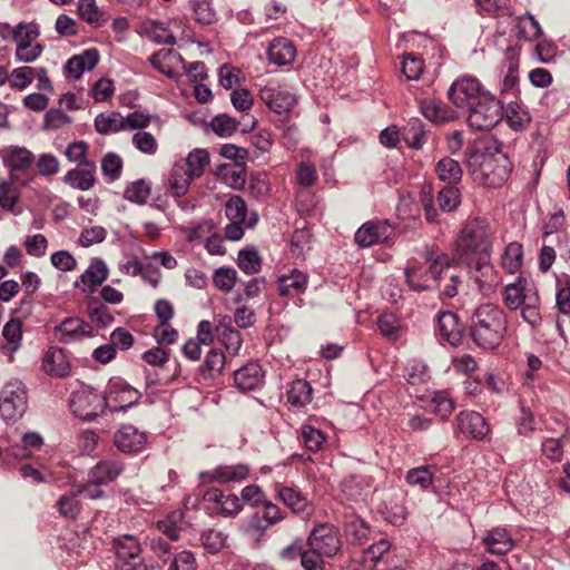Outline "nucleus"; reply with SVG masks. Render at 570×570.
I'll return each mask as SVG.
<instances>
[{"label":"nucleus","instance_id":"obj_32","mask_svg":"<svg viewBox=\"0 0 570 570\" xmlns=\"http://www.w3.org/2000/svg\"><path fill=\"white\" fill-rule=\"evenodd\" d=\"M267 56L272 63L287 66L294 61L296 49L287 38L279 37L268 46Z\"/></svg>","mask_w":570,"mask_h":570},{"label":"nucleus","instance_id":"obj_28","mask_svg":"<svg viewBox=\"0 0 570 570\" xmlns=\"http://www.w3.org/2000/svg\"><path fill=\"white\" fill-rule=\"evenodd\" d=\"M485 550L495 556H504L514 548V541L505 528L497 527L482 539Z\"/></svg>","mask_w":570,"mask_h":570},{"label":"nucleus","instance_id":"obj_20","mask_svg":"<svg viewBox=\"0 0 570 570\" xmlns=\"http://www.w3.org/2000/svg\"><path fill=\"white\" fill-rule=\"evenodd\" d=\"M62 181L73 189L86 191L97 183V166L95 161H85L69 169Z\"/></svg>","mask_w":570,"mask_h":570},{"label":"nucleus","instance_id":"obj_23","mask_svg":"<svg viewBox=\"0 0 570 570\" xmlns=\"http://www.w3.org/2000/svg\"><path fill=\"white\" fill-rule=\"evenodd\" d=\"M108 275L107 264L101 258H95L79 279L75 282V287L80 288L82 293L92 295L97 287L108 278Z\"/></svg>","mask_w":570,"mask_h":570},{"label":"nucleus","instance_id":"obj_51","mask_svg":"<svg viewBox=\"0 0 570 570\" xmlns=\"http://www.w3.org/2000/svg\"><path fill=\"white\" fill-rule=\"evenodd\" d=\"M301 441L308 452L315 453L322 449L326 436L321 430L312 425H303L301 430Z\"/></svg>","mask_w":570,"mask_h":570},{"label":"nucleus","instance_id":"obj_61","mask_svg":"<svg viewBox=\"0 0 570 570\" xmlns=\"http://www.w3.org/2000/svg\"><path fill=\"white\" fill-rule=\"evenodd\" d=\"M227 535L218 530L210 529L202 534V543L209 553L219 552L226 543Z\"/></svg>","mask_w":570,"mask_h":570},{"label":"nucleus","instance_id":"obj_54","mask_svg":"<svg viewBox=\"0 0 570 570\" xmlns=\"http://www.w3.org/2000/svg\"><path fill=\"white\" fill-rule=\"evenodd\" d=\"M77 495H78L77 492H71L68 494H62L58 499L56 507L61 517L68 518V519H75L80 513L81 503L77 499Z\"/></svg>","mask_w":570,"mask_h":570},{"label":"nucleus","instance_id":"obj_14","mask_svg":"<svg viewBox=\"0 0 570 570\" xmlns=\"http://www.w3.org/2000/svg\"><path fill=\"white\" fill-rule=\"evenodd\" d=\"M490 257L491 254H489L484 259L482 256H479L472 261L461 263V265H465L473 271L472 277L478 284L481 293L484 295L490 294L500 283V277L498 272L491 265Z\"/></svg>","mask_w":570,"mask_h":570},{"label":"nucleus","instance_id":"obj_17","mask_svg":"<svg viewBox=\"0 0 570 570\" xmlns=\"http://www.w3.org/2000/svg\"><path fill=\"white\" fill-rule=\"evenodd\" d=\"M458 432L474 440H483L490 432V428L479 412L461 411L455 417L454 433Z\"/></svg>","mask_w":570,"mask_h":570},{"label":"nucleus","instance_id":"obj_33","mask_svg":"<svg viewBox=\"0 0 570 570\" xmlns=\"http://www.w3.org/2000/svg\"><path fill=\"white\" fill-rule=\"evenodd\" d=\"M435 465H421L410 469L405 473V482L412 488H419L421 491H435L434 474Z\"/></svg>","mask_w":570,"mask_h":570},{"label":"nucleus","instance_id":"obj_64","mask_svg":"<svg viewBox=\"0 0 570 570\" xmlns=\"http://www.w3.org/2000/svg\"><path fill=\"white\" fill-rule=\"evenodd\" d=\"M237 281V272L230 267H219L215 271L213 282L215 286L224 292H229Z\"/></svg>","mask_w":570,"mask_h":570},{"label":"nucleus","instance_id":"obj_63","mask_svg":"<svg viewBox=\"0 0 570 570\" xmlns=\"http://www.w3.org/2000/svg\"><path fill=\"white\" fill-rule=\"evenodd\" d=\"M216 331L222 336V341L226 348L233 353H237L243 343L240 333L229 325H225L223 323L217 326Z\"/></svg>","mask_w":570,"mask_h":570},{"label":"nucleus","instance_id":"obj_1","mask_svg":"<svg viewBox=\"0 0 570 570\" xmlns=\"http://www.w3.org/2000/svg\"><path fill=\"white\" fill-rule=\"evenodd\" d=\"M159 535L150 539V548L154 554L164 563H168L167 570H197V561L189 550H180L174 546L180 539L184 531V512L173 511L164 519L156 522Z\"/></svg>","mask_w":570,"mask_h":570},{"label":"nucleus","instance_id":"obj_57","mask_svg":"<svg viewBox=\"0 0 570 570\" xmlns=\"http://www.w3.org/2000/svg\"><path fill=\"white\" fill-rule=\"evenodd\" d=\"M170 58H175L185 65L184 58L179 53L175 52L173 49H161L153 53L149 58V61L155 69H157L158 71L168 77H171V68L165 63L166 60Z\"/></svg>","mask_w":570,"mask_h":570},{"label":"nucleus","instance_id":"obj_18","mask_svg":"<svg viewBox=\"0 0 570 570\" xmlns=\"http://www.w3.org/2000/svg\"><path fill=\"white\" fill-rule=\"evenodd\" d=\"M249 474V466L247 464H236V465H218L210 471H204L199 473V480L203 484L210 483H229V482H240L245 480Z\"/></svg>","mask_w":570,"mask_h":570},{"label":"nucleus","instance_id":"obj_4","mask_svg":"<svg viewBox=\"0 0 570 570\" xmlns=\"http://www.w3.org/2000/svg\"><path fill=\"white\" fill-rule=\"evenodd\" d=\"M503 119V105L490 92L481 95L469 108L468 124L479 131H488Z\"/></svg>","mask_w":570,"mask_h":570},{"label":"nucleus","instance_id":"obj_29","mask_svg":"<svg viewBox=\"0 0 570 570\" xmlns=\"http://www.w3.org/2000/svg\"><path fill=\"white\" fill-rule=\"evenodd\" d=\"M307 284V275L295 268L289 274L278 277L277 292L282 297H295L305 293Z\"/></svg>","mask_w":570,"mask_h":570},{"label":"nucleus","instance_id":"obj_12","mask_svg":"<svg viewBox=\"0 0 570 570\" xmlns=\"http://www.w3.org/2000/svg\"><path fill=\"white\" fill-rule=\"evenodd\" d=\"M306 547L327 558H332L340 551L341 540L333 525L322 523L313 528L307 538Z\"/></svg>","mask_w":570,"mask_h":570},{"label":"nucleus","instance_id":"obj_27","mask_svg":"<svg viewBox=\"0 0 570 570\" xmlns=\"http://www.w3.org/2000/svg\"><path fill=\"white\" fill-rule=\"evenodd\" d=\"M204 500L214 503L215 510L224 517H235L243 509L240 499L236 494H224L219 489L207 490Z\"/></svg>","mask_w":570,"mask_h":570},{"label":"nucleus","instance_id":"obj_41","mask_svg":"<svg viewBox=\"0 0 570 570\" xmlns=\"http://www.w3.org/2000/svg\"><path fill=\"white\" fill-rule=\"evenodd\" d=\"M225 363L226 356L224 352L218 348H210L199 368L200 375L205 380L215 379L222 373Z\"/></svg>","mask_w":570,"mask_h":570},{"label":"nucleus","instance_id":"obj_60","mask_svg":"<svg viewBox=\"0 0 570 570\" xmlns=\"http://www.w3.org/2000/svg\"><path fill=\"white\" fill-rule=\"evenodd\" d=\"M101 170L109 181L117 180L122 170L121 157L115 153H107L101 159Z\"/></svg>","mask_w":570,"mask_h":570},{"label":"nucleus","instance_id":"obj_62","mask_svg":"<svg viewBox=\"0 0 570 570\" xmlns=\"http://www.w3.org/2000/svg\"><path fill=\"white\" fill-rule=\"evenodd\" d=\"M3 337L11 344L10 351L16 352L20 347L22 337V323L18 318H11L6 323L2 330Z\"/></svg>","mask_w":570,"mask_h":570},{"label":"nucleus","instance_id":"obj_26","mask_svg":"<svg viewBox=\"0 0 570 570\" xmlns=\"http://www.w3.org/2000/svg\"><path fill=\"white\" fill-rule=\"evenodd\" d=\"M419 108L421 114L434 124L450 122L459 117L454 108L436 98L420 100Z\"/></svg>","mask_w":570,"mask_h":570},{"label":"nucleus","instance_id":"obj_7","mask_svg":"<svg viewBox=\"0 0 570 570\" xmlns=\"http://www.w3.org/2000/svg\"><path fill=\"white\" fill-rule=\"evenodd\" d=\"M28 406L26 385L13 380L8 382L1 391L0 415L6 421H14L22 416Z\"/></svg>","mask_w":570,"mask_h":570},{"label":"nucleus","instance_id":"obj_2","mask_svg":"<svg viewBox=\"0 0 570 570\" xmlns=\"http://www.w3.org/2000/svg\"><path fill=\"white\" fill-rule=\"evenodd\" d=\"M507 330V315L497 305L482 304L470 317L469 336L481 348H497L503 341Z\"/></svg>","mask_w":570,"mask_h":570},{"label":"nucleus","instance_id":"obj_37","mask_svg":"<svg viewBox=\"0 0 570 570\" xmlns=\"http://www.w3.org/2000/svg\"><path fill=\"white\" fill-rule=\"evenodd\" d=\"M215 173L234 189H242L246 183L244 161L218 165Z\"/></svg>","mask_w":570,"mask_h":570},{"label":"nucleus","instance_id":"obj_36","mask_svg":"<svg viewBox=\"0 0 570 570\" xmlns=\"http://www.w3.org/2000/svg\"><path fill=\"white\" fill-rule=\"evenodd\" d=\"M313 389L306 380H295L286 392L287 402L296 409H303L312 402Z\"/></svg>","mask_w":570,"mask_h":570},{"label":"nucleus","instance_id":"obj_6","mask_svg":"<svg viewBox=\"0 0 570 570\" xmlns=\"http://www.w3.org/2000/svg\"><path fill=\"white\" fill-rule=\"evenodd\" d=\"M117 562L115 570H148L141 557V547L138 539L124 534L112 539Z\"/></svg>","mask_w":570,"mask_h":570},{"label":"nucleus","instance_id":"obj_25","mask_svg":"<svg viewBox=\"0 0 570 570\" xmlns=\"http://www.w3.org/2000/svg\"><path fill=\"white\" fill-rule=\"evenodd\" d=\"M125 471V463L117 458L100 460L88 472L94 483L107 485L114 482Z\"/></svg>","mask_w":570,"mask_h":570},{"label":"nucleus","instance_id":"obj_56","mask_svg":"<svg viewBox=\"0 0 570 570\" xmlns=\"http://www.w3.org/2000/svg\"><path fill=\"white\" fill-rule=\"evenodd\" d=\"M239 125L240 121L226 114L215 116L209 124L213 131L219 137H229L237 130Z\"/></svg>","mask_w":570,"mask_h":570},{"label":"nucleus","instance_id":"obj_52","mask_svg":"<svg viewBox=\"0 0 570 570\" xmlns=\"http://www.w3.org/2000/svg\"><path fill=\"white\" fill-rule=\"evenodd\" d=\"M95 128L99 134L106 135L125 129V118L119 114H99L95 119Z\"/></svg>","mask_w":570,"mask_h":570},{"label":"nucleus","instance_id":"obj_3","mask_svg":"<svg viewBox=\"0 0 570 570\" xmlns=\"http://www.w3.org/2000/svg\"><path fill=\"white\" fill-rule=\"evenodd\" d=\"M492 232L487 219L475 217L464 223L455 243L453 257L461 264L491 254Z\"/></svg>","mask_w":570,"mask_h":570},{"label":"nucleus","instance_id":"obj_42","mask_svg":"<svg viewBox=\"0 0 570 570\" xmlns=\"http://www.w3.org/2000/svg\"><path fill=\"white\" fill-rule=\"evenodd\" d=\"M435 173L439 179L448 183V185H458L463 175L460 164L450 157H444L438 161Z\"/></svg>","mask_w":570,"mask_h":570},{"label":"nucleus","instance_id":"obj_34","mask_svg":"<svg viewBox=\"0 0 570 570\" xmlns=\"http://www.w3.org/2000/svg\"><path fill=\"white\" fill-rule=\"evenodd\" d=\"M503 117L507 124L514 131H523L531 122V116L528 108L518 101H510L503 109Z\"/></svg>","mask_w":570,"mask_h":570},{"label":"nucleus","instance_id":"obj_46","mask_svg":"<svg viewBox=\"0 0 570 570\" xmlns=\"http://www.w3.org/2000/svg\"><path fill=\"white\" fill-rule=\"evenodd\" d=\"M42 366L48 374L59 377L68 375L70 371V366L65 361L61 351L47 353L43 357Z\"/></svg>","mask_w":570,"mask_h":570},{"label":"nucleus","instance_id":"obj_35","mask_svg":"<svg viewBox=\"0 0 570 570\" xmlns=\"http://www.w3.org/2000/svg\"><path fill=\"white\" fill-rule=\"evenodd\" d=\"M194 179L196 178L181 164L175 163L168 177L171 195L180 199L188 193Z\"/></svg>","mask_w":570,"mask_h":570},{"label":"nucleus","instance_id":"obj_8","mask_svg":"<svg viewBox=\"0 0 570 570\" xmlns=\"http://www.w3.org/2000/svg\"><path fill=\"white\" fill-rule=\"evenodd\" d=\"M69 406L76 416L91 421L105 411L107 401L95 390L81 389L72 393Z\"/></svg>","mask_w":570,"mask_h":570},{"label":"nucleus","instance_id":"obj_13","mask_svg":"<svg viewBox=\"0 0 570 570\" xmlns=\"http://www.w3.org/2000/svg\"><path fill=\"white\" fill-rule=\"evenodd\" d=\"M141 394L121 379H111L108 382L106 395L107 406L112 411L126 410L136 404Z\"/></svg>","mask_w":570,"mask_h":570},{"label":"nucleus","instance_id":"obj_15","mask_svg":"<svg viewBox=\"0 0 570 570\" xmlns=\"http://www.w3.org/2000/svg\"><path fill=\"white\" fill-rule=\"evenodd\" d=\"M341 522L348 543L362 546L368 540L371 532L368 523L351 507H345L341 512Z\"/></svg>","mask_w":570,"mask_h":570},{"label":"nucleus","instance_id":"obj_24","mask_svg":"<svg viewBox=\"0 0 570 570\" xmlns=\"http://www.w3.org/2000/svg\"><path fill=\"white\" fill-rule=\"evenodd\" d=\"M59 342L68 344L81 341L83 337L94 336L92 326L79 317H66L57 327Z\"/></svg>","mask_w":570,"mask_h":570},{"label":"nucleus","instance_id":"obj_38","mask_svg":"<svg viewBox=\"0 0 570 570\" xmlns=\"http://www.w3.org/2000/svg\"><path fill=\"white\" fill-rule=\"evenodd\" d=\"M86 308L90 321L100 327L109 326L115 320L110 308L95 295H88Z\"/></svg>","mask_w":570,"mask_h":570},{"label":"nucleus","instance_id":"obj_45","mask_svg":"<svg viewBox=\"0 0 570 570\" xmlns=\"http://www.w3.org/2000/svg\"><path fill=\"white\" fill-rule=\"evenodd\" d=\"M195 178H199L205 173L206 166L209 164V154L206 149L191 150L186 159L179 160Z\"/></svg>","mask_w":570,"mask_h":570},{"label":"nucleus","instance_id":"obj_53","mask_svg":"<svg viewBox=\"0 0 570 570\" xmlns=\"http://www.w3.org/2000/svg\"><path fill=\"white\" fill-rule=\"evenodd\" d=\"M523 252L522 245L512 242L507 245L502 256V266L511 274L515 273L522 265Z\"/></svg>","mask_w":570,"mask_h":570},{"label":"nucleus","instance_id":"obj_30","mask_svg":"<svg viewBox=\"0 0 570 570\" xmlns=\"http://www.w3.org/2000/svg\"><path fill=\"white\" fill-rule=\"evenodd\" d=\"M402 138L413 149H421L430 136V127L420 118H411L402 129Z\"/></svg>","mask_w":570,"mask_h":570},{"label":"nucleus","instance_id":"obj_21","mask_svg":"<svg viewBox=\"0 0 570 570\" xmlns=\"http://www.w3.org/2000/svg\"><path fill=\"white\" fill-rule=\"evenodd\" d=\"M435 333L441 342L459 346L463 340L464 327L455 313L445 311L438 315Z\"/></svg>","mask_w":570,"mask_h":570},{"label":"nucleus","instance_id":"obj_43","mask_svg":"<svg viewBox=\"0 0 570 570\" xmlns=\"http://www.w3.org/2000/svg\"><path fill=\"white\" fill-rule=\"evenodd\" d=\"M78 13L82 20L95 28L104 26L108 20L107 13L97 7L95 0H79Z\"/></svg>","mask_w":570,"mask_h":570},{"label":"nucleus","instance_id":"obj_55","mask_svg":"<svg viewBox=\"0 0 570 570\" xmlns=\"http://www.w3.org/2000/svg\"><path fill=\"white\" fill-rule=\"evenodd\" d=\"M238 267L248 275L261 271L262 259L255 248L242 249L238 254Z\"/></svg>","mask_w":570,"mask_h":570},{"label":"nucleus","instance_id":"obj_19","mask_svg":"<svg viewBox=\"0 0 570 570\" xmlns=\"http://www.w3.org/2000/svg\"><path fill=\"white\" fill-rule=\"evenodd\" d=\"M147 435L131 424L122 425L114 434V444L122 453L137 454L145 449Z\"/></svg>","mask_w":570,"mask_h":570},{"label":"nucleus","instance_id":"obj_31","mask_svg":"<svg viewBox=\"0 0 570 570\" xmlns=\"http://www.w3.org/2000/svg\"><path fill=\"white\" fill-rule=\"evenodd\" d=\"M262 367L256 362H250L234 372L236 386L242 391H252L258 387L263 381Z\"/></svg>","mask_w":570,"mask_h":570},{"label":"nucleus","instance_id":"obj_9","mask_svg":"<svg viewBox=\"0 0 570 570\" xmlns=\"http://www.w3.org/2000/svg\"><path fill=\"white\" fill-rule=\"evenodd\" d=\"M394 238V227L386 220L366 222L354 235L355 243L361 247H370L375 244H392Z\"/></svg>","mask_w":570,"mask_h":570},{"label":"nucleus","instance_id":"obj_44","mask_svg":"<svg viewBox=\"0 0 570 570\" xmlns=\"http://www.w3.org/2000/svg\"><path fill=\"white\" fill-rule=\"evenodd\" d=\"M4 161L12 171H24L32 166L35 156L24 147H12L8 151Z\"/></svg>","mask_w":570,"mask_h":570},{"label":"nucleus","instance_id":"obj_10","mask_svg":"<svg viewBox=\"0 0 570 570\" xmlns=\"http://www.w3.org/2000/svg\"><path fill=\"white\" fill-rule=\"evenodd\" d=\"M489 91L483 90L480 81L473 77H463L455 80L448 90L449 100L458 108L471 107L479 100L481 95Z\"/></svg>","mask_w":570,"mask_h":570},{"label":"nucleus","instance_id":"obj_39","mask_svg":"<svg viewBox=\"0 0 570 570\" xmlns=\"http://www.w3.org/2000/svg\"><path fill=\"white\" fill-rule=\"evenodd\" d=\"M276 492L277 498L294 513H301L306 510L308 500L301 491L292 487L277 484Z\"/></svg>","mask_w":570,"mask_h":570},{"label":"nucleus","instance_id":"obj_50","mask_svg":"<svg viewBox=\"0 0 570 570\" xmlns=\"http://www.w3.org/2000/svg\"><path fill=\"white\" fill-rule=\"evenodd\" d=\"M431 404L434 405L433 412L448 420L455 410V402L446 391H434L431 395Z\"/></svg>","mask_w":570,"mask_h":570},{"label":"nucleus","instance_id":"obj_47","mask_svg":"<svg viewBox=\"0 0 570 570\" xmlns=\"http://www.w3.org/2000/svg\"><path fill=\"white\" fill-rule=\"evenodd\" d=\"M144 29L150 40L156 43H166L170 46L176 43L175 36L168 30L164 22L149 20L145 22Z\"/></svg>","mask_w":570,"mask_h":570},{"label":"nucleus","instance_id":"obj_49","mask_svg":"<svg viewBox=\"0 0 570 570\" xmlns=\"http://www.w3.org/2000/svg\"><path fill=\"white\" fill-rule=\"evenodd\" d=\"M520 308L523 321L528 323L531 328L537 330L541 326L542 316L540 313V297L537 292H533L530 299Z\"/></svg>","mask_w":570,"mask_h":570},{"label":"nucleus","instance_id":"obj_11","mask_svg":"<svg viewBox=\"0 0 570 570\" xmlns=\"http://www.w3.org/2000/svg\"><path fill=\"white\" fill-rule=\"evenodd\" d=\"M404 274L406 284L412 291L424 292L432 289L438 281L443 279L444 273L417 261H411L407 263Z\"/></svg>","mask_w":570,"mask_h":570},{"label":"nucleus","instance_id":"obj_58","mask_svg":"<svg viewBox=\"0 0 570 570\" xmlns=\"http://www.w3.org/2000/svg\"><path fill=\"white\" fill-rule=\"evenodd\" d=\"M225 214L229 222L246 223L247 205L245 200L238 196H232L225 205Z\"/></svg>","mask_w":570,"mask_h":570},{"label":"nucleus","instance_id":"obj_16","mask_svg":"<svg viewBox=\"0 0 570 570\" xmlns=\"http://www.w3.org/2000/svg\"><path fill=\"white\" fill-rule=\"evenodd\" d=\"M261 100L277 115H287L296 105V98L278 86L267 85L259 89Z\"/></svg>","mask_w":570,"mask_h":570},{"label":"nucleus","instance_id":"obj_48","mask_svg":"<svg viewBox=\"0 0 570 570\" xmlns=\"http://www.w3.org/2000/svg\"><path fill=\"white\" fill-rule=\"evenodd\" d=\"M436 200L442 212H454L461 204V191L456 185H446L439 190Z\"/></svg>","mask_w":570,"mask_h":570},{"label":"nucleus","instance_id":"obj_59","mask_svg":"<svg viewBox=\"0 0 570 570\" xmlns=\"http://www.w3.org/2000/svg\"><path fill=\"white\" fill-rule=\"evenodd\" d=\"M149 195L150 186L144 179H138L134 181L124 191L125 199L139 205H144L147 202Z\"/></svg>","mask_w":570,"mask_h":570},{"label":"nucleus","instance_id":"obj_40","mask_svg":"<svg viewBox=\"0 0 570 570\" xmlns=\"http://www.w3.org/2000/svg\"><path fill=\"white\" fill-rule=\"evenodd\" d=\"M507 73L501 83L500 94H510L518 90V80H519V60L515 49L508 48L507 50Z\"/></svg>","mask_w":570,"mask_h":570},{"label":"nucleus","instance_id":"obj_22","mask_svg":"<svg viewBox=\"0 0 570 570\" xmlns=\"http://www.w3.org/2000/svg\"><path fill=\"white\" fill-rule=\"evenodd\" d=\"M537 292L532 281L519 276L514 283L508 284L503 291V303L510 311H517Z\"/></svg>","mask_w":570,"mask_h":570},{"label":"nucleus","instance_id":"obj_5","mask_svg":"<svg viewBox=\"0 0 570 570\" xmlns=\"http://www.w3.org/2000/svg\"><path fill=\"white\" fill-rule=\"evenodd\" d=\"M479 169L473 171L474 179L480 184L497 188L502 186L511 173V163L505 155L481 156Z\"/></svg>","mask_w":570,"mask_h":570}]
</instances>
